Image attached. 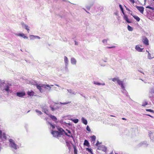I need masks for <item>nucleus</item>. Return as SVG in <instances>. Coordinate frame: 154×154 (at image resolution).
Masks as SVG:
<instances>
[{
	"mask_svg": "<svg viewBox=\"0 0 154 154\" xmlns=\"http://www.w3.org/2000/svg\"><path fill=\"white\" fill-rule=\"evenodd\" d=\"M43 109L44 110L45 112L47 115L49 117H50L54 121H56L57 120V119L55 116H53L51 114H48V109L46 108V106H44L43 107Z\"/></svg>",
	"mask_w": 154,
	"mask_h": 154,
	"instance_id": "nucleus-1",
	"label": "nucleus"
},
{
	"mask_svg": "<svg viewBox=\"0 0 154 154\" xmlns=\"http://www.w3.org/2000/svg\"><path fill=\"white\" fill-rule=\"evenodd\" d=\"M58 104L57 103H53L50 106V107L52 111H54L59 108V107L57 106Z\"/></svg>",
	"mask_w": 154,
	"mask_h": 154,
	"instance_id": "nucleus-2",
	"label": "nucleus"
},
{
	"mask_svg": "<svg viewBox=\"0 0 154 154\" xmlns=\"http://www.w3.org/2000/svg\"><path fill=\"white\" fill-rule=\"evenodd\" d=\"M57 129L59 131H58L59 133L60 136H61V135H62L63 134V132H64L65 133V134L66 136H67L69 137H72V135L71 134V135L68 134L67 133L65 132L64 131L62 128H57Z\"/></svg>",
	"mask_w": 154,
	"mask_h": 154,
	"instance_id": "nucleus-3",
	"label": "nucleus"
},
{
	"mask_svg": "<svg viewBox=\"0 0 154 154\" xmlns=\"http://www.w3.org/2000/svg\"><path fill=\"white\" fill-rule=\"evenodd\" d=\"M10 142V145L11 147L13 148L14 149H17V145L15 143L14 141L12 139H10L9 140Z\"/></svg>",
	"mask_w": 154,
	"mask_h": 154,
	"instance_id": "nucleus-4",
	"label": "nucleus"
},
{
	"mask_svg": "<svg viewBox=\"0 0 154 154\" xmlns=\"http://www.w3.org/2000/svg\"><path fill=\"white\" fill-rule=\"evenodd\" d=\"M142 41L144 44L145 45H149V40L146 37H143Z\"/></svg>",
	"mask_w": 154,
	"mask_h": 154,
	"instance_id": "nucleus-5",
	"label": "nucleus"
},
{
	"mask_svg": "<svg viewBox=\"0 0 154 154\" xmlns=\"http://www.w3.org/2000/svg\"><path fill=\"white\" fill-rule=\"evenodd\" d=\"M25 92L24 91L18 92L16 93L17 96L19 97H23L25 95Z\"/></svg>",
	"mask_w": 154,
	"mask_h": 154,
	"instance_id": "nucleus-6",
	"label": "nucleus"
},
{
	"mask_svg": "<svg viewBox=\"0 0 154 154\" xmlns=\"http://www.w3.org/2000/svg\"><path fill=\"white\" fill-rule=\"evenodd\" d=\"M51 134L53 135V136L55 137H60L61 136L59 134L58 131H52Z\"/></svg>",
	"mask_w": 154,
	"mask_h": 154,
	"instance_id": "nucleus-7",
	"label": "nucleus"
},
{
	"mask_svg": "<svg viewBox=\"0 0 154 154\" xmlns=\"http://www.w3.org/2000/svg\"><path fill=\"white\" fill-rule=\"evenodd\" d=\"M136 8L141 13L143 14L144 8L143 7L136 6Z\"/></svg>",
	"mask_w": 154,
	"mask_h": 154,
	"instance_id": "nucleus-8",
	"label": "nucleus"
},
{
	"mask_svg": "<svg viewBox=\"0 0 154 154\" xmlns=\"http://www.w3.org/2000/svg\"><path fill=\"white\" fill-rule=\"evenodd\" d=\"M135 49L139 52H142L143 48H141L140 45H137L135 47Z\"/></svg>",
	"mask_w": 154,
	"mask_h": 154,
	"instance_id": "nucleus-9",
	"label": "nucleus"
},
{
	"mask_svg": "<svg viewBox=\"0 0 154 154\" xmlns=\"http://www.w3.org/2000/svg\"><path fill=\"white\" fill-rule=\"evenodd\" d=\"M0 137L1 138H4L5 139H6V138L5 134L4 133L2 134L1 130H0Z\"/></svg>",
	"mask_w": 154,
	"mask_h": 154,
	"instance_id": "nucleus-10",
	"label": "nucleus"
},
{
	"mask_svg": "<svg viewBox=\"0 0 154 154\" xmlns=\"http://www.w3.org/2000/svg\"><path fill=\"white\" fill-rule=\"evenodd\" d=\"M36 86L37 88L41 92L42 91V88L43 87V84H39L38 85L37 84Z\"/></svg>",
	"mask_w": 154,
	"mask_h": 154,
	"instance_id": "nucleus-11",
	"label": "nucleus"
},
{
	"mask_svg": "<svg viewBox=\"0 0 154 154\" xmlns=\"http://www.w3.org/2000/svg\"><path fill=\"white\" fill-rule=\"evenodd\" d=\"M117 83L119 85L121 86V87L122 88H124L123 81H121L119 79V80H118Z\"/></svg>",
	"mask_w": 154,
	"mask_h": 154,
	"instance_id": "nucleus-12",
	"label": "nucleus"
},
{
	"mask_svg": "<svg viewBox=\"0 0 154 154\" xmlns=\"http://www.w3.org/2000/svg\"><path fill=\"white\" fill-rule=\"evenodd\" d=\"M35 93L32 91H28L27 92V94L30 96H32L34 95Z\"/></svg>",
	"mask_w": 154,
	"mask_h": 154,
	"instance_id": "nucleus-13",
	"label": "nucleus"
},
{
	"mask_svg": "<svg viewBox=\"0 0 154 154\" xmlns=\"http://www.w3.org/2000/svg\"><path fill=\"white\" fill-rule=\"evenodd\" d=\"M124 19L128 23H131V22L129 20V19L128 18V16L126 15H124Z\"/></svg>",
	"mask_w": 154,
	"mask_h": 154,
	"instance_id": "nucleus-14",
	"label": "nucleus"
},
{
	"mask_svg": "<svg viewBox=\"0 0 154 154\" xmlns=\"http://www.w3.org/2000/svg\"><path fill=\"white\" fill-rule=\"evenodd\" d=\"M18 36H20L23 37L24 38L27 39L28 38L23 33H19L17 35Z\"/></svg>",
	"mask_w": 154,
	"mask_h": 154,
	"instance_id": "nucleus-15",
	"label": "nucleus"
},
{
	"mask_svg": "<svg viewBox=\"0 0 154 154\" xmlns=\"http://www.w3.org/2000/svg\"><path fill=\"white\" fill-rule=\"evenodd\" d=\"M71 62L72 64H75L76 63V60L73 58H71Z\"/></svg>",
	"mask_w": 154,
	"mask_h": 154,
	"instance_id": "nucleus-16",
	"label": "nucleus"
},
{
	"mask_svg": "<svg viewBox=\"0 0 154 154\" xmlns=\"http://www.w3.org/2000/svg\"><path fill=\"white\" fill-rule=\"evenodd\" d=\"M84 145L85 146H86L88 147L89 146V143L88 141L87 140H85L84 141Z\"/></svg>",
	"mask_w": 154,
	"mask_h": 154,
	"instance_id": "nucleus-17",
	"label": "nucleus"
},
{
	"mask_svg": "<svg viewBox=\"0 0 154 154\" xmlns=\"http://www.w3.org/2000/svg\"><path fill=\"white\" fill-rule=\"evenodd\" d=\"M43 87H44L45 88L48 89L49 88V90L51 89V88L49 85L43 84Z\"/></svg>",
	"mask_w": 154,
	"mask_h": 154,
	"instance_id": "nucleus-18",
	"label": "nucleus"
},
{
	"mask_svg": "<svg viewBox=\"0 0 154 154\" xmlns=\"http://www.w3.org/2000/svg\"><path fill=\"white\" fill-rule=\"evenodd\" d=\"M64 62L65 63V64L66 66L67 65L68 62V59L67 57H66L65 56L64 57Z\"/></svg>",
	"mask_w": 154,
	"mask_h": 154,
	"instance_id": "nucleus-19",
	"label": "nucleus"
},
{
	"mask_svg": "<svg viewBox=\"0 0 154 154\" xmlns=\"http://www.w3.org/2000/svg\"><path fill=\"white\" fill-rule=\"evenodd\" d=\"M82 121L83 123L86 125L87 124V120L85 119L84 118H82Z\"/></svg>",
	"mask_w": 154,
	"mask_h": 154,
	"instance_id": "nucleus-20",
	"label": "nucleus"
},
{
	"mask_svg": "<svg viewBox=\"0 0 154 154\" xmlns=\"http://www.w3.org/2000/svg\"><path fill=\"white\" fill-rule=\"evenodd\" d=\"M91 141H93L94 143L96 139V136L94 135H93V136L91 137Z\"/></svg>",
	"mask_w": 154,
	"mask_h": 154,
	"instance_id": "nucleus-21",
	"label": "nucleus"
},
{
	"mask_svg": "<svg viewBox=\"0 0 154 154\" xmlns=\"http://www.w3.org/2000/svg\"><path fill=\"white\" fill-rule=\"evenodd\" d=\"M146 51L147 52V53H148V59H151L154 57H152L151 56V54L148 51Z\"/></svg>",
	"mask_w": 154,
	"mask_h": 154,
	"instance_id": "nucleus-22",
	"label": "nucleus"
},
{
	"mask_svg": "<svg viewBox=\"0 0 154 154\" xmlns=\"http://www.w3.org/2000/svg\"><path fill=\"white\" fill-rule=\"evenodd\" d=\"M133 17L138 22L140 20V18L137 16H133Z\"/></svg>",
	"mask_w": 154,
	"mask_h": 154,
	"instance_id": "nucleus-23",
	"label": "nucleus"
},
{
	"mask_svg": "<svg viewBox=\"0 0 154 154\" xmlns=\"http://www.w3.org/2000/svg\"><path fill=\"white\" fill-rule=\"evenodd\" d=\"M119 7L122 11V13H123V14H124V15H125V13L124 12V10H123V8H122V6L121 5H119Z\"/></svg>",
	"mask_w": 154,
	"mask_h": 154,
	"instance_id": "nucleus-24",
	"label": "nucleus"
},
{
	"mask_svg": "<svg viewBox=\"0 0 154 154\" xmlns=\"http://www.w3.org/2000/svg\"><path fill=\"white\" fill-rule=\"evenodd\" d=\"M128 29L129 31H132L133 30V28L129 25H128Z\"/></svg>",
	"mask_w": 154,
	"mask_h": 154,
	"instance_id": "nucleus-25",
	"label": "nucleus"
},
{
	"mask_svg": "<svg viewBox=\"0 0 154 154\" xmlns=\"http://www.w3.org/2000/svg\"><path fill=\"white\" fill-rule=\"evenodd\" d=\"M94 83L95 84H96V85H105V84L104 83H103V84H101V83H98L97 82H94Z\"/></svg>",
	"mask_w": 154,
	"mask_h": 154,
	"instance_id": "nucleus-26",
	"label": "nucleus"
},
{
	"mask_svg": "<svg viewBox=\"0 0 154 154\" xmlns=\"http://www.w3.org/2000/svg\"><path fill=\"white\" fill-rule=\"evenodd\" d=\"M112 80L113 82H115L116 81H117V82H118V80H119V78H114L112 79Z\"/></svg>",
	"mask_w": 154,
	"mask_h": 154,
	"instance_id": "nucleus-27",
	"label": "nucleus"
},
{
	"mask_svg": "<svg viewBox=\"0 0 154 154\" xmlns=\"http://www.w3.org/2000/svg\"><path fill=\"white\" fill-rule=\"evenodd\" d=\"M74 149V152L75 154H77V150L76 149V147L75 146H73Z\"/></svg>",
	"mask_w": 154,
	"mask_h": 154,
	"instance_id": "nucleus-28",
	"label": "nucleus"
},
{
	"mask_svg": "<svg viewBox=\"0 0 154 154\" xmlns=\"http://www.w3.org/2000/svg\"><path fill=\"white\" fill-rule=\"evenodd\" d=\"M146 111L149 112H151L154 113V111L151 109H146Z\"/></svg>",
	"mask_w": 154,
	"mask_h": 154,
	"instance_id": "nucleus-29",
	"label": "nucleus"
},
{
	"mask_svg": "<svg viewBox=\"0 0 154 154\" xmlns=\"http://www.w3.org/2000/svg\"><path fill=\"white\" fill-rule=\"evenodd\" d=\"M25 28L27 31L29 33V29L28 26L26 25H25Z\"/></svg>",
	"mask_w": 154,
	"mask_h": 154,
	"instance_id": "nucleus-30",
	"label": "nucleus"
},
{
	"mask_svg": "<svg viewBox=\"0 0 154 154\" xmlns=\"http://www.w3.org/2000/svg\"><path fill=\"white\" fill-rule=\"evenodd\" d=\"M72 121L74 123H76L78 122L79 119H74L72 120Z\"/></svg>",
	"mask_w": 154,
	"mask_h": 154,
	"instance_id": "nucleus-31",
	"label": "nucleus"
},
{
	"mask_svg": "<svg viewBox=\"0 0 154 154\" xmlns=\"http://www.w3.org/2000/svg\"><path fill=\"white\" fill-rule=\"evenodd\" d=\"M146 8H149V9L152 10L154 11V7H151L150 6H146Z\"/></svg>",
	"mask_w": 154,
	"mask_h": 154,
	"instance_id": "nucleus-32",
	"label": "nucleus"
},
{
	"mask_svg": "<svg viewBox=\"0 0 154 154\" xmlns=\"http://www.w3.org/2000/svg\"><path fill=\"white\" fill-rule=\"evenodd\" d=\"M86 150L89 152H90L91 154H93L92 150L91 149H89L88 148H86Z\"/></svg>",
	"mask_w": 154,
	"mask_h": 154,
	"instance_id": "nucleus-33",
	"label": "nucleus"
},
{
	"mask_svg": "<svg viewBox=\"0 0 154 154\" xmlns=\"http://www.w3.org/2000/svg\"><path fill=\"white\" fill-rule=\"evenodd\" d=\"M86 129L89 132H90L91 131V129L88 125H87V126Z\"/></svg>",
	"mask_w": 154,
	"mask_h": 154,
	"instance_id": "nucleus-34",
	"label": "nucleus"
},
{
	"mask_svg": "<svg viewBox=\"0 0 154 154\" xmlns=\"http://www.w3.org/2000/svg\"><path fill=\"white\" fill-rule=\"evenodd\" d=\"M35 111L37 113H38V114H39L40 115H41L42 114V112H41V111H39V110H38L37 109H36L35 110Z\"/></svg>",
	"mask_w": 154,
	"mask_h": 154,
	"instance_id": "nucleus-35",
	"label": "nucleus"
},
{
	"mask_svg": "<svg viewBox=\"0 0 154 154\" xmlns=\"http://www.w3.org/2000/svg\"><path fill=\"white\" fill-rule=\"evenodd\" d=\"M148 104V103L146 101L144 103H143L142 104V106H145L146 105H147Z\"/></svg>",
	"mask_w": 154,
	"mask_h": 154,
	"instance_id": "nucleus-36",
	"label": "nucleus"
},
{
	"mask_svg": "<svg viewBox=\"0 0 154 154\" xmlns=\"http://www.w3.org/2000/svg\"><path fill=\"white\" fill-rule=\"evenodd\" d=\"M9 87L7 85L6 88L5 89V90L7 91H9Z\"/></svg>",
	"mask_w": 154,
	"mask_h": 154,
	"instance_id": "nucleus-37",
	"label": "nucleus"
},
{
	"mask_svg": "<svg viewBox=\"0 0 154 154\" xmlns=\"http://www.w3.org/2000/svg\"><path fill=\"white\" fill-rule=\"evenodd\" d=\"M107 39H104L103 40V42L104 43H107Z\"/></svg>",
	"mask_w": 154,
	"mask_h": 154,
	"instance_id": "nucleus-38",
	"label": "nucleus"
},
{
	"mask_svg": "<svg viewBox=\"0 0 154 154\" xmlns=\"http://www.w3.org/2000/svg\"><path fill=\"white\" fill-rule=\"evenodd\" d=\"M69 103H70V102H65V103H60L61 104H67Z\"/></svg>",
	"mask_w": 154,
	"mask_h": 154,
	"instance_id": "nucleus-39",
	"label": "nucleus"
},
{
	"mask_svg": "<svg viewBox=\"0 0 154 154\" xmlns=\"http://www.w3.org/2000/svg\"><path fill=\"white\" fill-rule=\"evenodd\" d=\"M51 127L53 129H54L55 128V127L54 125H53L52 124H50Z\"/></svg>",
	"mask_w": 154,
	"mask_h": 154,
	"instance_id": "nucleus-40",
	"label": "nucleus"
},
{
	"mask_svg": "<svg viewBox=\"0 0 154 154\" xmlns=\"http://www.w3.org/2000/svg\"><path fill=\"white\" fill-rule=\"evenodd\" d=\"M131 2L134 4V0H129Z\"/></svg>",
	"mask_w": 154,
	"mask_h": 154,
	"instance_id": "nucleus-41",
	"label": "nucleus"
},
{
	"mask_svg": "<svg viewBox=\"0 0 154 154\" xmlns=\"http://www.w3.org/2000/svg\"><path fill=\"white\" fill-rule=\"evenodd\" d=\"M100 144L99 143V142L98 141H97L96 144V145L97 146L98 145V144Z\"/></svg>",
	"mask_w": 154,
	"mask_h": 154,
	"instance_id": "nucleus-42",
	"label": "nucleus"
},
{
	"mask_svg": "<svg viewBox=\"0 0 154 154\" xmlns=\"http://www.w3.org/2000/svg\"><path fill=\"white\" fill-rule=\"evenodd\" d=\"M115 47V46H112V47H107V48H114Z\"/></svg>",
	"mask_w": 154,
	"mask_h": 154,
	"instance_id": "nucleus-43",
	"label": "nucleus"
},
{
	"mask_svg": "<svg viewBox=\"0 0 154 154\" xmlns=\"http://www.w3.org/2000/svg\"><path fill=\"white\" fill-rule=\"evenodd\" d=\"M31 36L33 37H37L38 38H39V37L38 36H34V35H31Z\"/></svg>",
	"mask_w": 154,
	"mask_h": 154,
	"instance_id": "nucleus-44",
	"label": "nucleus"
},
{
	"mask_svg": "<svg viewBox=\"0 0 154 154\" xmlns=\"http://www.w3.org/2000/svg\"><path fill=\"white\" fill-rule=\"evenodd\" d=\"M67 132H68V133H69V134H71V132L70 131L68 130H67Z\"/></svg>",
	"mask_w": 154,
	"mask_h": 154,
	"instance_id": "nucleus-45",
	"label": "nucleus"
},
{
	"mask_svg": "<svg viewBox=\"0 0 154 154\" xmlns=\"http://www.w3.org/2000/svg\"><path fill=\"white\" fill-rule=\"evenodd\" d=\"M125 7H126V9L127 10H128V11H130L129 9L128 8H127L126 7V6H125Z\"/></svg>",
	"mask_w": 154,
	"mask_h": 154,
	"instance_id": "nucleus-46",
	"label": "nucleus"
},
{
	"mask_svg": "<svg viewBox=\"0 0 154 154\" xmlns=\"http://www.w3.org/2000/svg\"><path fill=\"white\" fill-rule=\"evenodd\" d=\"M153 73L154 74V66L153 67Z\"/></svg>",
	"mask_w": 154,
	"mask_h": 154,
	"instance_id": "nucleus-47",
	"label": "nucleus"
},
{
	"mask_svg": "<svg viewBox=\"0 0 154 154\" xmlns=\"http://www.w3.org/2000/svg\"><path fill=\"white\" fill-rule=\"evenodd\" d=\"M146 116H149L150 117V116H151L150 115H149V114H146Z\"/></svg>",
	"mask_w": 154,
	"mask_h": 154,
	"instance_id": "nucleus-48",
	"label": "nucleus"
},
{
	"mask_svg": "<svg viewBox=\"0 0 154 154\" xmlns=\"http://www.w3.org/2000/svg\"><path fill=\"white\" fill-rule=\"evenodd\" d=\"M122 119L123 120H126V119L124 118H122Z\"/></svg>",
	"mask_w": 154,
	"mask_h": 154,
	"instance_id": "nucleus-49",
	"label": "nucleus"
},
{
	"mask_svg": "<svg viewBox=\"0 0 154 154\" xmlns=\"http://www.w3.org/2000/svg\"><path fill=\"white\" fill-rule=\"evenodd\" d=\"M139 72H141V73H143V74H144V73H143V72H142L141 71H140V70H139Z\"/></svg>",
	"mask_w": 154,
	"mask_h": 154,
	"instance_id": "nucleus-50",
	"label": "nucleus"
},
{
	"mask_svg": "<svg viewBox=\"0 0 154 154\" xmlns=\"http://www.w3.org/2000/svg\"><path fill=\"white\" fill-rule=\"evenodd\" d=\"M110 116H112V117H115V116H113V115H110Z\"/></svg>",
	"mask_w": 154,
	"mask_h": 154,
	"instance_id": "nucleus-51",
	"label": "nucleus"
},
{
	"mask_svg": "<svg viewBox=\"0 0 154 154\" xmlns=\"http://www.w3.org/2000/svg\"><path fill=\"white\" fill-rule=\"evenodd\" d=\"M131 15L133 17V16H135V15H133V14H132V13H131Z\"/></svg>",
	"mask_w": 154,
	"mask_h": 154,
	"instance_id": "nucleus-52",
	"label": "nucleus"
},
{
	"mask_svg": "<svg viewBox=\"0 0 154 154\" xmlns=\"http://www.w3.org/2000/svg\"><path fill=\"white\" fill-rule=\"evenodd\" d=\"M75 44L76 45H77V42H75Z\"/></svg>",
	"mask_w": 154,
	"mask_h": 154,
	"instance_id": "nucleus-53",
	"label": "nucleus"
},
{
	"mask_svg": "<svg viewBox=\"0 0 154 154\" xmlns=\"http://www.w3.org/2000/svg\"><path fill=\"white\" fill-rule=\"evenodd\" d=\"M150 117L152 118H154V117L153 116H150Z\"/></svg>",
	"mask_w": 154,
	"mask_h": 154,
	"instance_id": "nucleus-54",
	"label": "nucleus"
},
{
	"mask_svg": "<svg viewBox=\"0 0 154 154\" xmlns=\"http://www.w3.org/2000/svg\"><path fill=\"white\" fill-rule=\"evenodd\" d=\"M99 149H101V148H100V147H99Z\"/></svg>",
	"mask_w": 154,
	"mask_h": 154,
	"instance_id": "nucleus-55",
	"label": "nucleus"
},
{
	"mask_svg": "<svg viewBox=\"0 0 154 154\" xmlns=\"http://www.w3.org/2000/svg\"><path fill=\"white\" fill-rule=\"evenodd\" d=\"M1 148L0 147V151L1 150Z\"/></svg>",
	"mask_w": 154,
	"mask_h": 154,
	"instance_id": "nucleus-56",
	"label": "nucleus"
},
{
	"mask_svg": "<svg viewBox=\"0 0 154 154\" xmlns=\"http://www.w3.org/2000/svg\"><path fill=\"white\" fill-rule=\"evenodd\" d=\"M140 46H141V47H142V46L140 45Z\"/></svg>",
	"mask_w": 154,
	"mask_h": 154,
	"instance_id": "nucleus-57",
	"label": "nucleus"
}]
</instances>
